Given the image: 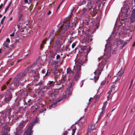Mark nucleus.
I'll return each mask as SVG.
<instances>
[{
  "label": "nucleus",
  "instance_id": "14",
  "mask_svg": "<svg viewBox=\"0 0 135 135\" xmlns=\"http://www.w3.org/2000/svg\"><path fill=\"white\" fill-rule=\"evenodd\" d=\"M39 107L36 105H33L30 108L31 112L32 114L35 113L39 110Z\"/></svg>",
  "mask_w": 135,
  "mask_h": 135
},
{
  "label": "nucleus",
  "instance_id": "15",
  "mask_svg": "<svg viewBox=\"0 0 135 135\" xmlns=\"http://www.w3.org/2000/svg\"><path fill=\"white\" fill-rule=\"evenodd\" d=\"M2 135H8V132L9 131L8 127L6 125L3 126Z\"/></svg>",
  "mask_w": 135,
  "mask_h": 135
},
{
  "label": "nucleus",
  "instance_id": "45",
  "mask_svg": "<svg viewBox=\"0 0 135 135\" xmlns=\"http://www.w3.org/2000/svg\"><path fill=\"white\" fill-rule=\"evenodd\" d=\"M95 78H94V81L95 82V83H96L97 82V81L98 80V79L99 77V76H97L96 77L95 76L94 77Z\"/></svg>",
  "mask_w": 135,
  "mask_h": 135
},
{
  "label": "nucleus",
  "instance_id": "18",
  "mask_svg": "<svg viewBox=\"0 0 135 135\" xmlns=\"http://www.w3.org/2000/svg\"><path fill=\"white\" fill-rule=\"evenodd\" d=\"M66 75H63L62 79L60 81V84H62L61 86H63V88L64 86L66 84L67 82V80L66 79Z\"/></svg>",
  "mask_w": 135,
  "mask_h": 135
},
{
  "label": "nucleus",
  "instance_id": "48",
  "mask_svg": "<svg viewBox=\"0 0 135 135\" xmlns=\"http://www.w3.org/2000/svg\"><path fill=\"white\" fill-rule=\"evenodd\" d=\"M107 101H106L104 103V105L103 107V109L102 110H103V109H104V108H105V107H104V106H105V105H106L107 104Z\"/></svg>",
  "mask_w": 135,
  "mask_h": 135
},
{
  "label": "nucleus",
  "instance_id": "63",
  "mask_svg": "<svg viewBox=\"0 0 135 135\" xmlns=\"http://www.w3.org/2000/svg\"><path fill=\"white\" fill-rule=\"evenodd\" d=\"M55 2H53L51 4H50V6L51 7V6H52V5L54 4L55 3Z\"/></svg>",
  "mask_w": 135,
  "mask_h": 135
},
{
  "label": "nucleus",
  "instance_id": "9",
  "mask_svg": "<svg viewBox=\"0 0 135 135\" xmlns=\"http://www.w3.org/2000/svg\"><path fill=\"white\" fill-rule=\"evenodd\" d=\"M81 55L80 56H83L84 55H85V56L86 58V56L88 54L89 52V51L88 50V49L87 48V46H85L82 47L81 49Z\"/></svg>",
  "mask_w": 135,
  "mask_h": 135
},
{
  "label": "nucleus",
  "instance_id": "22",
  "mask_svg": "<svg viewBox=\"0 0 135 135\" xmlns=\"http://www.w3.org/2000/svg\"><path fill=\"white\" fill-rule=\"evenodd\" d=\"M12 109L11 108H8L4 110L2 112H1L3 113H5L6 114V118H7V116L6 115L7 113H8L9 116L11 115V113L12 111Z\"/></svg>",
  "mask_w": 135,
  "mask_h": 135
},
{
  "label": "nucleus",
  "instance_id": "24",
  "mask_svg": "<svg viewBox=\"0 0 135 135\" xmlns=\"http://www.w3.org/2000/svg\"><path fill=\"white\" fill-rule=\"evenodd\" d=\"M69 45H68L65 46H63L62 48L63 51L69 52L70 51V49L69 48Z\"/></svg>",
  "mask_w": 135,
  "mask_h": 135
},
{
  "label": "nucleus",
  "instance_id": "51",
  "mask_svg": "<svg viewBox=\"0 0 135 135\" xmlns=\"http://www.w3.org/2000/svg\"><path fill=\"white\" fill-rule=\"evenodd\" d=\"M76 45V44L75 43H73L72 45V47L73 49L74 48Z\"/></svg>",
  "mask_w": 135,
  "mask_h": 135
},
{
  "label": "nucleus",
  "instance_id": "50",
  "mask_svg": "<svg viewBox=\"0 0 135 135\" xmlns=\"http://www.w3.org/2000/svg\"><path fill=\"white\" fill-rule=\"evenodd\" d=\"M99 96L98 95H95V98L96 100H98L99 99Z\"/></svg>",
  "mask_w": 135,
  "mask_h": 135
},
{
  "label": "nucleus",
  "instance_id": "30",
  "mask_svg": "<svg viewBox=\"0 0 135 135\" xmlns=\"http://www.w3.org/2000/svg\"><path fill=\"white\" fill-rule=\"evenodd\" d=\"M50 44H52L53 46H54V45H61V44L60 43L59 40L58 39L56 40L55 41V43H54L53 42L52 43L50 42Z\"/></svg>",
  "mask_w": 135,
  "mask_h": 135
},
{
  "label": "nucleus",
  "instance_id": "64",
  "mask_svg": "<svg viewBox=\"0 0 135 135\" xmlns=\"http://www.w3.org/2000/svg\"><path fill=\"white\" fill-rule=\"evenodd\" d=\"M11 3H12V2H11L8 5V6L7 7H8V8H9V7H10V5H11Z\"/></svg>",
  "mask_w": 135,
  "mask_h": 135
},
{
  "label": "nucleus",
  "instance_id": "13",
  "mask_svg": "<svg viewBox=\"0 0 135 135\" xmlns=\"http://www.w3.org/2000/svg\"><path fill=\"white\" fill-rule=\"evenodd\" d=\"M32 127L28 126L27 129L24 132L23 135H31L33 132Z\"/></svg>",
  "mask_w": 135,
  "mask_h": 135
},
{
  "label": "nucleus",
  "instance_id": "23",
  "mask_svg": "<svg viewBox=\"0 0 135 135\" xmlns=\"http://www.w3.org/2000/svg\"><path fill=\"white\" fill-rule=\"evenodd\" d=\"M73 88L71 87H68L65 92V95L67 96L71 94L72 93Z\"/></svg>",
  "mask_w": 135,
  "mask_h": 135
},
{
  "label": "nucleus",
  "instance_id": "5",
  "mask_svg": "<svg viewBox=\"0 0 135 135\" xmlns=\"http://www.w3.org/2000/svg\"><path fill=\"white\" fill-rule=\"evenodd\" d=\"M58 31H56V32L55 31L53 30L52 32H51L48 38H47L46 39H45L43 41L41 45L40 49L42 50L43 47L44 45L45 44V42L49 39V38H50V42L52 43V42H54V37L55 36L57 35H59L58 33Z\"/></svg>",
  "mask_w": 135,
  "mask_h": 135
},
{
  "label": "nucleus",
  "instance_id": "36",
  "mask_svg": "<svg viewBox=\"0 0 135 135\" xmlns=\"http://www.w3.org/2000/svg\"><path fill=\"white\" fill-rule=\"evenodd\" d=\"M120 43L121 44V49H122L127 44L126 42H124L123 41L121 40H120Z\"/></svg>",
  "mask_w": 135,
  "mask_h": 135
},
{
  "label": "nucleus",
  "instance_id": "4",
  "mask_svg": "<svg viewBox=\"0 0 135 135\" xmlns=\"http://www.w3.org/2000/svg\"><path fill=\"white\" fill-rule=\"evenodd\" d=\"M59 29L58 30V33L60 35L64 34L69 29L70 27L69 24L68 23L65 22L59 25Z\"/></svg>",
  "mask_w": 135,
  "mask_h": 135
},
{
  "label": "nucleus",
  "instance_id": "33",
  "mask_svg": "<svg viewBox=\"0 0 135 135\" xmlns=\"http://www.w3.org/2000/svg\"><path fill=\"white\" fill-rule=\"evenodd\" d=\"M63 89V86L60 87L59 88H57L54 90L55 93H59V91L61 92Z\"/></svg>",
  "mask_w": 135,
  "mask_h": 135
},
{
  "label": "nucleus",
  "instance_id": "26",
  "mask_svg": "<svg viewBox=\"0 0 135 135\" xmlns=\"http://www.w3.org/2000/svg\"><path fill=\"white\" fill-rule=\"evenodd\" d=\"M81 74V72H76L75 75L74 77V79L75 80H77L80 78V76Z\"/></svg>",
  "mask_w": 135,
  "mask_h": 135
},
{
  "label": "nucleus",
  "instance_id": "31",
  "mask_svg": "<svg viewBox=\"0 0 135 135\" xmlns=\"http://www.w3.org/2000/svg\"><path fill=\"white\" fill-rule=\"evenodd\" d=\"M88 12L86 9L85 8H83L81 11V14L83 15L84 16H85L87 15Z\"/></svg>",
  "mask_w": 135,
  "mask_h": 135
},
{
  "label": "nucleus",
  "instance_id": "37",
  "mask_svg": "<svg viewBox=\"0 0 135 135\" xmlns=\"http://www.w3.org/2000/svg\"><path fill=\"white\" fill-rule=\"evenodd\" d=\"M74 72L71 71V69L70 68H68L67 69V74H69V75L73 74Z\"/></svg>",
  "mask_w": 135,
  "mask_h": 135
},
{
  "label": "nucleus",
  "instance_id": "42",
  "mask_svg": "<svg viewBox=\"0 0 135 135\" xmlns=\"http://www.w3.org/2000/svg\"><path fill=\"white\" fill-rule=\"evenodd\" d=\"M75 83L74 81L73 80H71L70 83V85L68 87H71L72 88V87L74 85Z\"/></svg>",
  "mask_w": 135,
  "mask_h": 135
},
{
  "label": "nucleus",
  "instance_id": "16",
  "mask_svg": "<svg viewBox=\"0 0 135 135\" xmlns=\"http://www.w3.org/2000/svg\"><path fill=\"white\" fill-rule=\"evenodd\" d=\"M95 129H96V128L95 127V126L92 124H90L88 127V132L92 134L93 133V131Z\"/></svg>",
  "mask_w": 135,
  "mask_h": 135
},
{
  "label": "nucleus",
  "instance_id": "61",
  "mask_svg": "<svg viewBox=\"0 0 135 135\" xmlns=\"http://www.w3.org/2000/svg\"><path fill=\"white\" fill-rule=\"evenodd\" d=\"M46 73V71L45 70H42V73L43 74H44Z\"/></svg>",
  "mask_w": 135,
  "mask_h": 135
},
{
  "label": "nucleus",
  "instance_id": "35",
  "mask_svg": "<svg viewBox=\"0 0 135 135\" xmlns=\"http://www.w3.org/2000/svg\"><path fill=\"white\" fill-rule=\"evenodd\" d=\"M83 28H79V29H78V35H79V36H81L83 34Z\"/></svg>",
  "mask_w": 135,
  "mask_h": 135
},
{
  "label": "nucleus",
  "instance_id": "28",
  "mask_svg": "<svg viewBox=\"0 0 135 135\" xmlns=\"http://www.w3.org/2000/svg\"><path fill=\"white\" fill-rule=\"evenodd\" d=\"M124 70L123 71H122V70L121 71H119L118 74L117 75H118V76L117 78L118 80H119L121 78L122 75L124 73Z\"/></svg>",
  "mask_w": 135,
  "mask_h": 135
},
{
  "label": "nucleus",
  "instance_id": "8",
  "mask_svg": "<svg viewBox=\"0 0 135 135\" xmlns=\"http://www.w3.org/2000/svg\"><path fill=\"white\" fill-rule=\"evenodd\" d=\"M6 114L0 112V123L1 124L5 126L6 125Z\"/></svg>",
  "mask_w": 135,
  "mask_h": 135
},
{
  "label": "nucleus",
  "instance_id": "55",
  "mask_svg": "<svg viewBox=\"0 0 135 135\" xmlns=\"http://www.w3.org/2000/svg\"><path fill=\"white\" fill-rule=\"evenodd\" d=\"M102 116V115H100L98 116V120H99L100 119Z\"/></svg>",
  "mask_w": 135,
  "mask_h": 135
},
{
  "label": "nucleus",
  "instance_id": "10",
  "mask_svg": "<svg viewBox=\"0 0 135 135\" xmlns=\"http://www.w3.org/2000/svg\"><path fill=\"white\" fill-rule=\"evenodd\" d=\"M55 82V81H49L48 83L47 84L48 85L47 86L44 85V90H47L50 88L51 89L54 86Z\"/></svg>",
  "mask_w": 135,
  "mask_h": 135
},
{
  "label": "nucleus",
  "instance_id": "7",
  "mask_svg": "<svg viewBox=\"0 0 135 135\" xmlns=\"http://www.w3.org/2000/svg\"><path fill=\"white\" fill-rule=\"evenodd\" d=\"M123 7L121 8V11L124 13L126 16H127L128 13H129V11H131L130 10L131 5L130 3H128L127 4H124L123 6Z\"/></svg>",
  "mask_w": 135,
  "mask_h": 135
},
{
  "label": "nucleus",
  "instance_id": "3",
  "mask_svg": "<svg viewBox=\"0 0 135 135\" xmlns=\"http://www.w3.org/2000/svg\"><path fill=\"white\" fill-rule=\"evenodd\" d=\"M81 56L79 57V59L77 60L76 62V66L75 69L76 72H81V65H83L84 62H85L86 61V58L85 56Z\"/></svg>",
  "mask_w": 135,
  "mask_h": 135
},
{
  "label": "nucleus",
  "instance_id": "1",
  "mask_svg": "<svg viewBox=\"0 0 135 135\" xmlns=\"http://www.w3.org/2000/svg\"><path fill=\"white\" fill-rule=\"evenodd\" d=\"M35 65L33 64L26 69L23 73L19 74L13 79L12 82L8 86V89L7 90L6 92L5 93L4 102L7 103H8L12 98V93L13 92L16 88L18 85L21 84L22 86L24 84L22 82L24 77L28 75V74L34 73L35 74L33 77H36L37 78L39 77V73L37 70L34 71L33 69Z\"/></svg>",
  "mask_w": 135,
  "mask_h": 135
},
{
  "label": "nucleus",
  "instance_id": "29",
  "mask_svg": "<svg viewBox=\"0 0 135 135\" xmlns=\"http://www.w3.org/2000/svg\"><path fill=\"white\" fill-rule=\"evenodd\" d=\"M33 89V87L29 85L28 86L27 88V93H28L31 92L32 91Z\"/></svg>",
  "mask_w": 135,
  "mask_h": 135
},
{
  "label": "nucleus",
  "instance_id": "43",
  "mask_svg": "<svg viewBox=\"0 0 135 135\" xmlns=\"http://www.w3.org/2000/svg\"><path fill=\"white\" fill-rule=\"evenodd\" d=\"M25 122H24V121H22L20 123L19 125V126H22L23 127L25 125Z\"/></svg>",
  "mask_w": 135,
  "mask_h": 135
},
{
  "label": "nucleus",
  "instance_id": "60",
  "mask_svg": "<svg viewBox=\"0 0 135 135\" xmlns=\"http://www.w3.org/2000/svg\"><path fill=\"white\" fill-rule=\"evenodd\" d=\"M15 35L14 33L13 32L12 34L10 35V36L11 37H12L13 36Z\"/></svg>",
  "mask_w": 135,
  "mask_h": 135
},
{
  "label": "nucleus",
  "instance_id": "34",
  "mask_svg": "<svg viewBox=\"0 0 135 135\" xmlns=\"http://www.w3.org/2000/svg\"><path fill=\"white\" fill-rule=\"evenodd\" d=\"M25 102L24 104V105H31L32 103V100L30 99H29L27 101V102L26 101V100H25Z\"/></svg>",
  "mask_w": 135,
  "mask_h": 135
},
{
  "label": "nucleus",
  "instance_id": "12",
  "mask_svg": "<svg viewBox=\"0 0 135 135\" xmlns=\"http://www.w3.org/2000/svg\"><path fill=\"white\" fill-rule=\"evenodd\" d=\"M35 86H39V87L38 88L39 91H41L42 90H44V82L42 81H40L37 83L35 84Z\"/></svg>",
  "mask_w": 135,
  "mask_h": 135
},
{
  "label": "nucleus",
  "instance_id": "56",
  "mask_svg": "<svg viewBox=\"0 0 135 135\" xmlns=\"http://www.w3.org/2000/svg\"><path fill=\"white\" fill-rule=\"evenodd\" d=\"M21 26H22L21 25L19 24L17 25V28L18 29H19L21 27Z\"/></svg>",
  "mask_w": 135,
  "mask_h": 135
},
{
  "label": "nucleus",
  "instance_id": "20",
  "mask_svg": "<svg viewBox=\"0 0 135 135\" xmlns=\"http://www.w3.org/2000/svg\"><path fill=\"white\" fill-rule=\"evenodd\" d=\"M130 17L131 22H133L135 21V8L133 9Z\"/></svg>",
  "mask_w": 135,
  "mask_h": 135
},
{
  "label": "nucleus",
  "instance_id": "57",
  "mask_svg": "<svg viewBox=\"0 0 135 135\" xmlns=\"http://www.w3.org/2000/svg\"><path fill=\"white\" fill-rule=\"evenodd\" d=\"M51 13V11H49L47 13V15H50Z\"/></svg>",
  "mask_w": 135,
  "mask_h": 135
},
{
  "label": "nucleus",
  "instance_id": "58",
  "mask_svg": "<svg viewBox=\"0 0 135 135\" xmlns=\"http://www.w3.org/2000/svg\"><path fill=\"white\" fill-rule=\"evenodd\" d=\"M75 8L74 7H73V9L71 11V14L72 13V12H73L75 10Z\"/></svg>",
  "mask_w": 135,
  "mask_h": 135
},
{
  "label": "nucleus",
  "instance_id": "19",
  "mask_svg": "<svg viewBox=\"0 0 135 135\" xmlns=\"http://www.w3.org/2000/svg\"><path fill=\"white\" fill-rule=\"evenodd\" d=\"M11 79V78H10L1 87V90L3 91L5 90L7 87V86L8 85L10 82V81Z\"/></svg>",
  "mask_w": 135,
  "mask_h": 135
},
{
  "label": "nucleus",
  "instance_id": "52",
  "mask_svg": "<svg viewBox=\"0 0 135 135\" xmlns=\"http://www.w3.org/2000/svg\"><path fill=\"white\" fill-rule=\"evenodd\" d=\"M112 90H113L112 89H111L108 92V94H109V95L110 94Z\"/></svg>",
  "mask_w": 135,
  "mask_h": 135
},
{
  "label": "nucleus",
  "instance_id": "40",
  "mask_svg": "<svg viewBox=\"0 0 135 135\" xmlns=\"http://www.w3.org/2000/svg\"><path fill=\"white\" fill-rule=\"evenodd\" d=\"M47 108L46 107H44L43 109L40 110L39 111L40 113H45V111H46Z\"/></svg>",
  "mask_w": 135,
  "mask_h": 135
},
{
  "label": "nucleus",
  "instance_id": "46",
  "mask_svg": "<svg viewBox=\"0 0 135 135\" xmlns=\"http://www.w3.org/2000/svg\"><path fill=\"white\" fill-rule=\"evenodd\" d=\"M23 127L21 126H19L18 128V130L19 131H21L23 129Z\"/></svg>",
  "mask_w": 135,
  "mask_h": 135
},
{
  "label": "nucleus",
  "instance_id": "54",
  "mask_svg": "<svg viewBox=\"0 0 135 135\" xmlns=\"http://www.w3.org/2000/svg\"><path fill=\"white\" fill-rule=\"evenodd\" d=\"M92 134H91V133L88 132L87 131V133L86 134V135H91Z\"/></svg>",
  "mask_w": 135,
  "mask_h": 135
},
{
  "label": "nucleus",
  "instance_id": "38",
  "mask_svg": "<svg viewBox=\"0 0 135 135\" xmlns=\"http://www.w3.org/2000/svg\"><path fill=\"white\" fill-rule=\"evenodd\" d=\"M51 71L50 70H47V73L45 74L44 76H43L44 78L46 76L49 75L51 74Z\"/></svg>",
  "mask_w": 135,
  "mask_h": 135
},
{
  "label": "nucleus",
  "instance_id": "62",
  "mask_svg": "<svg viewBox=\"0 0 135 135\" xmlns=\"http://www.w3.org/2000/svg\"><path fill=\"white\" fill-rule=\"evenodd\" d=\"M9 8H8V7H7L6 8V9H5V13H6L7 11V10H8V9Z\"/></svg>",
  "mask_w": 135,
  "mask_h": 135
},
{
  "label": "nucleus",
  "instance_id": "32",
  "mask_svg": "<svg viewBox=\"0 0 135 135\" xmlns=\"http://www.w3.org/2000/svg\"><path fill=\"white\" fill-rule=\"evenodd\" d=\"M118 82L119 83V81L118 80H116L114 82H113L112 83L113 85L111 86V89H112V90H113V89L114 90L115 88L117 86L116 85V83Z\"/></svg>",
  "mask_w": 135,
  "mask_h": 135
},
{
  "label": "nucleus",
  "instance_id": "44",
  "mask_svg": "<svg viewBox=\"0 0 135 135\" xmlns=\"http://www.w3.org/2000/svg\"><path fill=\"white\" fill-rule=\"evenodd\" d=\"M6 16H4L3 18L2 19V20H1V24H3L4 23V21L5 20V19L6 18Z\"/></svg>",
  "mask_w": 135,
  "mask_h": 135
},
{
  "label": "nucleus",
  "instance_id": "11",
  "mask_svg": "<svg viewBox=\"0 0 135 135\" xmlns=\"http://www.w3.org/2000/svg\"><path fill=\"white\" fill-rule=\"evenodd\" d=\"M98 66L99 68L94 73L95 75L98 74L99 75L101 74L102 71L103 70V68L104 65L100 63L98 65Z\"/></svg>",
  "mask_w": 135,
  "mask_h": 135
},
{
  "label": "nucleus",
  "instance_id": "53",
  "mask_svg": "<svg viewBox=\"0 0 135 135\" xmlns=\"http://www.w3.org/2000/svg\"><path fill=\"white\" fill-rule=\"evenodd\" d=\"M60 57V56L59 55H57L56 56V58L57 59H59Z\"/></svg>",
  "mask_w": 135,
  "mask_h": 135
},
{
  "label": "nucleus",
  "instance_id": "25",
  "mask_svg": "<svg viewBox=\"0 0 135 135\" xmlns=\"http://www.w3.org/2000/svg\"><path fill=\"white\" fill-rule=\"evenodd\" d=\"M45 90L44 91V90H42L41 91H39V90H38L37 91L36 93H37L41 97H44L45 94V91L47 90Z\"/></svg>",
  "mask_w": 135,
  "mask_h": 135
},
{
  "label": "nucleus",
  "instance_id": "59",
  "mask_svg": "<svg viewBox=\"0 0 135 135\" xmlns=\"http://www.w3.org/2000/svg\"><path fill=\"white\" fill-rule=\"evenodd\" d=\"M6 40L7 42H10V40L8 38H7V39H6Z\"/></svg>",
  "mask_w": 135,
  "mask_h": 135
},
{
  "label": "nucleus",
  "instance_id": "6",
  "mask_svg": "<svg viewBox=\"0 0 135 135\" xmlns=\"http://www.w3.org/2000/svg\"><path fill=\"white\" fill-rule=\"evenodd\" d=\"M122 28H121V33L123 34L128 35V37H131L130 39H131L132 37V34L130 32L133 30H135V24L133 26H132L130 27V30L128 28L127 29L125 27H123Z\"/></svg>",
  "mask_w": 135,
  "mask_h": 135
},
{
  "label": "nucleus",
  "instance_id": "17",
  "mask_svg": "<svg viewBox=\"0 0 135 135\" xmlns=\"http://www.w3.org/2000/svg\"><path fill=\"white\" fill-rule=\"evenodd\" d=\"M64 98V97H61V98L60 97L59 98L55 103L52 104L51 105H49V109H51L52 107L54 108L56 107L57 105V103L61 100Z\"/></svg>",
  "mask_w": 135,
  "mask_h": 135
},
{
  "label": "nucleus",
  "instance_id": "21",
  "mask_svg": "<svg viewBox=\"0 0 135 135\" xmlns=\"http://www.w3.org/2000/svg\"><path fill=\"white\" fill-rule=\"evenodd\" d=\"M38 122L39 119L37 116L33 120L32 122L29 124L28 126L31 127H32L34 124L38 123Z\"/></svg>",
  "mask_w": 135,
  "mask_h": 135
},
{
  "label": "nucleus",
  "instance_id": "2",
  "mask_svg": "<svg viewBox=\"0 0 135 135\" xmlns=\"http://www.w3.org/2000/svg\"><path fill=\"white\" fill-rule=\"evenodd\" d=\"M100 0H83L82 2L83 5H84L88 8H92L93 11L90 12V15L93 16H95L98 11L97 9V4Z\"/></svg>",
  "mask_w": 135,
  "mask_h": 135
},
{
  "label": "nucleus",
  "instance_id": "39",
  "mask_svg": "<svg viewBox=\"0 0 135 135\" xmlns=\"http://www.w3.org/2000/svg\"><path fill=\"white\" fill-rule=\"evenodd\" d=\"M55 94H56V93H54L53 91H51L49 92L48 94L49 96L50 97H55Z\"/></svg>",
  "mask_w": 135,
  "mask_h": 135
},
{
  "label": "nucleus",
  "instance_id": "47",
  "mask_svg": "<svg viewBox=\"0 0 135 135\" xmlns=\"http://www.w3.org/2000/svg\"><path fill=\"white\" fill-rule=\"evenodd\" d=\"M76 130V128L74 129H73L72 130V135H74V134L75 133V130Z\"/></svg>",
  "mask_w": 135,
  "mask_h": 135
},
{
  "label": "nucleus",
  "instance_id": "27",
  "mask_svg": "<svg viewBox=\"0 0 135 135\" xmlns=\"http://www.w3.org/2000/svg\"><path fill=\"white\" fill-rule=\"evenodd\" d=\"M54 46V49L55 50L56 52H58L61 48V45H54V46Z\"/></svg>",
  "mask_w": 135,
  "mask_h": 135
},
{
  "label": "nucleus",
  "instance_id": "49",
  "mask_svg": "<svg viewBox=\"0 0 135 135\" xmlns=\"http://www.w3.org/2000/svg\"><path fill=\"white\" fill-rule=\"evenodd\" d=\"M68 133V132H67L66 131H64L62 134V135H67Z\"/></svg>",
  "mask_w": 135,
  "mask_h": 135
},
{
  "label": "nucleus",
  "instance_id": "41",
  "mask_svg": "<svg viewBox=\"0 0 135 135\" xmlns=\"http://www.w3.org/2000/svg\"><path fill=\"white\" fill-rule=\"evenodd\" d=\"M3 45L4 46V49H6V48H9L8 44L6 42H4L3 44Z\"/></svg>",
  "mask_w": 135,
  "mask_h": 135
}]
</instances>
